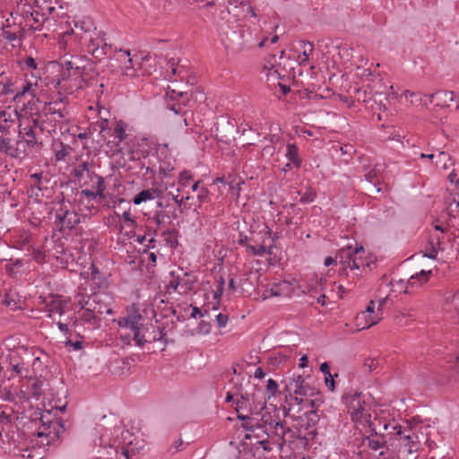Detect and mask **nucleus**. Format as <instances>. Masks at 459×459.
<instances>
[{"mask_svg":"<svg viewBox=\"0 0 459 459\" xmlns=\"http://www.w3.org/2000/svg\"><path fill=\"white\" fill-rule=\"evenodd\" d=\"M277 392H278V383L272 378L268 379L267 385H266V391H265L267 399L268 400L271 399V397L274 396Z\"/></svg>","mask_w":459,"mask_h":459,"instance_id":"32","label":"nucleus"},{"mask_svg":"<svg viewBox=\"0 0 459 459\" xmlns=\"http://www.w3.org/2000/svg\"><path fill=\"white\" fill-rule=\"evenodd\" d=\"M361 254L362 253L353 255L351 269H359L361 266L365 265Z\"/></svg>","mask_w":459,"mask_h":459,"instance_id":"46","label":"nucleus"},{"mask_svg":"<svg viewBox=\"0 0 459 459\" xmlns=\"http://www.w3.org/2000/svg\"><path fill=\"white\" fill-rule=\"evenodd\" d=\"M68 149H70L69 145L61 143V150L57 151L55 154L56 160L57 161L64 160L69 153Z\"/></svg>","mask_w":459,"mask_h":459,"instance_id":"42","label":"nucleus"},{"mask_svg":"<svg viewBox=\"0 0 459 459\" xmlns=\"http://www.w3.org/2000/svg\"><path fill=\"white\" fill-rule=\"evenodd\" d=\"M431 274V270H421L420 273H417L416 274L411 275L410 277V279L408 280V285L413 287L417 283V281L419 282V285H421L429 281V276Z\"/></svg>","mask_w":459,"mask_h":459,"instance_id":"23","label":"nucleus"},{"mask_svg":"<svg viewBox=\"0 0 459 459\" xmlns=\"http://www.w3.org/2000/svg\"><path fill=\"white\" fill-rule=\"evenodd\" d=\"M429 245L431 246V249H430L429 252L425 253L424 256L428 257V258H430V259H436L437 255V250L435 247L433 241H430Z\"/></svg>","mask_w":459,"mask_h":459,"instance_id":"55","label":"nucleus"},{"mask_svg":"<svg viewBox=\"0 0 459 459\" xmlns=\"http://www.w3.org/2000/svg\"><path fill=\"white\" fill-rule=\"evenodd\" d=\"M300 48L303 49L302 56L303 58L300 60L299 64L303 65L305 62L308 60L309 55L313 51V44L309 41L300 40L299 41Z\"/></svg>","mask_w":459,"mask_h":459,"instance_id":"27","label":"nucleus"},{"mask_svg":"<svg viewBox=\"0 0 459 459\" xmlns=\"http://www.w3.org/2000/svg\"><path fill=\"white\" fill-rule=\"evenodd\" d=\"M58 204H60V208L56 212L55 221L58 230L63 232L65 230L74 229L80 222L79 215L66 207L64 196Z\"/></svg>","mask_w":459,"mask_h":459,"instance_id":"5","label":"nucleus"},{"mask_svg":"<svg viewBox=\"0 0 459 459\" xmlns=\"http://www.w3.org/2000/svg\"><path fill=\"white\" fill-rule=\"evenodd\" d=\"M161 190L158 188H148L139 192L134 195L133 202L134 204L138 205L143 202H146L148 200H152L154 198L160 197L161 195Z\"/></svg>","mask_w":459,"mask_h":459,"instance_id":"17","label":"nucleus"},{"mask_svg":"<svg viewBox=\"0 0 459 459\" xmlns=\"http://www.w3.org/2000/svg\"><path fill=\"white\" fill-rule=\"evenodd\" d=\"M74 26L82 33L79 34V32H74V30L72 29L65 32L63 34V37L70 36L73 34H75L77 37H80V35H97L96 27L94 26L93 22L91 18H83L82 21L76 22Z\"/></svg>","mask_w":459,"mask_h":459,"instance_id":"11","label":"nucleus"},{"mask_svg":"<svg viewBox=\"0 0 459 459\" xmlns=\"http://www.w3.org/2000/svg\"><path fill=\"white\" fill-rule=\"evenodd\" d=\"M379 170L380 169L374 168L365 175V179L368 182L366 189L368 191L369 195L378 194L382 191V188L379 186L380 180L377 177Z\"/></svg>","mask_w":459,"mask_h":459,"instance_id":"14","label":"nucleus"},{"mask_svg":"<svg viewBox=\"0 0 459 459\" xmlns=\"http://www.w3.org/2000/svg\"><path fill=\"white\" fill-rule=\"evenodd\" d=\"M452 234L454 235V237L451 239V246L459 254V234L458 235H455V233H452Z\"/></svg>","mask_w":459,"mask_h":459,"instance_id":"63","label":"nucleus"},{"mask_svg":"<svg viewBox=\"0 0 459 459\" xmlns=\"http://www.w3.org/2000/svg\"><path fill=\"white\" fill-rule=\"evenodd\" d=\"M84 172H87L88 174V177L92 179V173L93 172H90L89 170V164L88 162H82V164L78 165L74 170V176L78 178V179H81L82 177H83V173Z\"/></svg>","mask_w":459,"mask_h":459,"instance_id":"29","label":"nucleus"},{"mask_svg":"<svg viewBox=\"0 0 459 459\" xmlns=\"http://www.w3.org/2000/svg\"><path fill=\"white\" fill-rule=\"evenodd\" d=\"M286 157L288 160L295 165V167L299 168L302 163V160L299 154V148L295 143H288L286 146Z\"/></svg>","mask_w":459,"mask_h":459,"instance_id":"21","label":"nucleus"},{"mask_svg":"<svg viewBox=\"0 0 459 459\" xmlns=\"http://www.w3.org/2000/svg\"><path fill=\"white\" fill-rule=\"evenodd\" d=\"M96 312L92 311V307L89 306L86 308L83 309V313L81 316V319L84 322H91V320L95 319Z\"/></svg>","mask_w":459,"mask_h":459,"instance_id":"39","label":"nucleus"},{"mask_svg":"<svg viewBox=\"0 0 459 459\" xmlns=\"http://www.w3.org/2000/svg\"><path fill=\"white\" fill-rule=\"evenodd\" d=\"M212 330V325L209 322L201 321L197 327V332L202 334H208Z\"/></svg>","mask_w":459,"mask_h":459,"instance_id":"45","label":"nucleus"},{"mask_svg":"<svg viewBox=\"0 0 459 459\" xmlns=\"http://www.w3.org/2000/svg\"><path fill=\"white\" fill-rule=\"evenodd\" d=\"M65 343L66 346H72L74 351H79L82 348V342L79 341L73 342L72 340H67Z\"/></svg>","mask_w":459,"mask_h":459,"instance_id":"60","label":"nucleus"},{"mask_svg":"<svg viewBox=\"0 0 459 459\" xmlns=\"http://www.w3.org/2000/svg\"><path fill=\"white\" fill-rule=\"evenodd\" d=\"M32 255H33V258L35 259V261L39 264L42 263L45 259L44 251L39 250V249H33Z\"/></svg>","mask_w":459,"mask_h":459,"instance_id":"53","label":"nucleus"},{"mask_svg":"<svg viewBox=\"0 0 459 459\" xmlns=\"http://www.w3.org/2000/svg\"><path fill=\"white\" fill-rule=\"evenodd\" d=\"M360 394H361L360 393L354 394L352 396H351L350 401L348 400L349 399L348 396L345 397L346 403L349 404L350 409L354 410V412H356V410L358 409L357 401H354V400L357 398L359 401H361Z\"/></svg>","mask_w":459,"mask_h":459,"instance_id":"43","label":"nucleus"},{"mask_svg":"<svg viewBox=\"0 0 459 459\" xmlns=\"http://www.w3.org/2000/svg\"><path fill=\"white\" fill-rule=\"evenodd\" d=\"M57 106H54V104L50 102H45L43 107V112L48 115H57L59 119H64L68 115V112L65 108H56Z\"/></svg>","mask_w":459,"mask_h":459,"instance_id":"22","label":"nucleus"},{"mask_svg":"<svg viewBox=\"0 0 459 459\" xmlns=\"http://www.w3.org/2000/svg\"><path fill=\"white\" fill-rule=\"evenodd\" d=\"M242 426L245 429L247 430H254L255 428H261V424L260 423H255V424H253L252 421H244L242 423Z\"/></svg>","mask_w":459,"mask_h":459,"instance_id":"61","label":"nucleus"},{"mask_svg":"<svg viewBox=\"0 0 459 459\" xmlns=\"http://www.w3.org/2000/svg\"><path fill=\"white\" fill-rule=\"evenodd\" d=\"M105 33L97 32V35H80L79 40L82 45L85 47L88 53L96 59L100 61L101 58L107 55V51L111 48L105 39Z\"/></svg>","mask_w":459,"mask_h":459,"instance_id":"2","label":"nucleus"},{"mask_svg":"<svg viewBox=\"0 0 459 459\" xmlns=\"http://www.w3.org/2000/svg\"><path fill=\"white\" fill-rule=\"evenodd\" d=\"M252 35L249 31H246L241 27L227 32L222 42L228 50L233 53H239L248 48L249 39Z\"/></svg>","mask_w":459,"mask_h":459,"instance_id":"3","label":"nucleus"},{"mask_svg":"<svg viewBox=\"0 0 459 459\" xmlns=\"http://www.w3.org/2000/svg\"><path fill=\"white\" fill-rule=\"evenodd\" d=\"M3 37L4 39H6L9 42H13L17 39L18 36L16 33L12 32L10 30H4L3 31Z\"/></svg>","mask_w":459,"mask_h":459,"instance_id":"54","label":"nucleus"},{"mask_svg":"<svg viewBox=\"0 0 459 459\" xmlns=\"http://www.w3.org/2000/svg\"><path fill=\"white\" fill-rule=\"evenodd\" d=\"M338 374H335L334 376L329 375L325 377V385L329 388L330 391L334 390V377H337Z\"/></svg>","mask_w":459,"mask_h":459,"instance_id":"51","label":"nucleus"},{"mask_svg":"<svg viewBox=\"0 0 459 459\" xmlns=\"http://www.w3.org/2000/svg\"><path fill=\"white\" fill-rule=\"evenodd\" d=\"M447 214L450 217H455L456 214L459 213V202H456L455 200L453 201V203H450L448 206L446 207Z\"/></svg>","mask_w":459,"mask_h":459,"instance_id":"41","label":"nucleus"},{"mask_svg":"<svg viewBox=\"0 0 459 459\" xmlns=\"http://www.w3.org/2000/svg\"><path fill=\"white\" fill-rule=\"evenodd\" d=\"M50 408L48 409L44 405V411L39 412V420L41 421L40 430L37 433L38 437H45L47 439L46 445L50 446L56 440L61 438V435L65 431V421L61 418H57L55 414L54 419L50 416L54 411L65 412L68 403L65 402L62 405H57V403L52 404V401L49 403Z\"/></svg>","mask_w":459,"mask_h":459,"instance_id":"1","label":"nucleus"},{"mask_svg":"<svg viewBox=\"0 0 459 459\" xmlns=\"http://www.w3.org/2000/svg\"><path fill=\"white\" fill-rule=\"evenodd\" d=\"M142 320H143V316L137 310L128 312L127 316L117 319V325L119 327L129 328L133 332V339L139 347H143L145 342L143 337L141 336V326L143 325L141 324Z\"/></svg>","mask_w":459,"mask_h":459,"instance_id":"4","label":"nucleus"},{"mask_svg":"<svg viewBox=\"0 0 459 459\" xmlns=\"http://www.w3.org/2000/svg\"><path fill=\"white\" fill-rule=\"evenodd\" d=\"M247 250L254 255L263 256L266 252V247L264 245H247Z\"/></svg>","mask_w":459,"mask_h":459,"instance_id":"37","label":"nucleus"},{"mask_svg":"<svg viewBox=\"0 0 459 459\" xmlns=\"http://www.w3.org/2000/svg\"><path fill=\"white\" fill-rule=\"evenodd\" d=\"M93 178L97 179L96 185L94 186L96 188L95 195H98L100 198L104 199V190L106 189L104 178L101 176L92 173V178Z\"/></svg>","mask_w":459,"mask_h":459,"instance_id":"28","label":"nucleus"},{"mask_svg":"<svg viewBox=\"0 0 459 459\" xmlns=\"http://www.w3.org/2000/svg\"><path fill=\"white\" fill-rule=\"evenodd\" d=\"M368 429L366 431L367 435H364L363 437H377V436L386 435L381 431L380 424L377 425V423H371L368 425Z\"/></svg>","mask_w":459,"mask_h":459,"instance_id":"31","label":"nucleus"},{"mask_svg":"<svg viewBox=\"0 0 459 459\" xmlns=\"http://www.w3.org/2000/svg\"><path fill=\"white\" fill-rule=\"evenodd\" d=\"M21 138L22 135H18L16 146H13L10 138L0 137V152L14 159H20L22 157L28 156L27 151L24 148H21V144H23V142L21 140Z\"/></svg>","mask_w":459,"mask_h":459,"instance_id":"7","label":"nucleus"},{"mask_svg":"<svg viewBox=\"0 0 459 459\" xmlns=\"http://www.w3.org/2000/svg\"><path fill=\"white\" fill-rule=\"evenodd\" d=\"M154 221L157 225L160 226L166 223H171L170 216L163 211L157 212L154 216Z\"/></svg>","mask_w":459,"mask_h":459,"instance_id":"33","label":"nucleus"},{"mask_svg":"<svg viewBox=\"0 0 459 459\" xmlns=\"http://www.w3.org/2000/svg\"><path fill=\"white\" fill-rule=\"evenodd\" d=\"M270 424L272 426H273L276 430H278V429H281V436L284 437L285 432H286L285 429H284V421H281L280 420H278L276 421H272Z\"/></svg>","mask_w":459,"mask_h":459,"instance_id":"57","label":"nucleus"},{"mask_svg":"<svg viewBox=\"0 0 459 459\" xmlns=\"http://www.w3.org/2000/svg\"><path fill=\"white\" fill-rule=\"evenodd\" d=\"M191 174L188 171H183L179 174V183L186 186L191 179Z\"/></svg>","mask_w":459,"mask_h":459,"instance_id":"52","label":"nucleus"},{"mask_svg":"<svg viewBox=\"0 0 459 459\" xmlns=\"http://www.w3.org/2000/svg\"><path fill=\"white\" fill-rule=\"evenodd\" d=\"M67 97L66 96H63L61 95L60 93H58V96L56 99L49 101L50 103L54 104V106H58L59 104L61 103H66L67 102Z\"/></svg>","mask_w":459,"mask_h":459,"instance_id":"62","label":"nucleus"},{"mask_svg":"<svg viewBox=\"0 0 459 459\" xmlns=\"http://www.w3.org/2000/svg\"><path fill=\"white\" fill-rule=\"evenodd\" d=\"M31 87H32V83L27 82L22 87V89L14 95L13 100L16 102H20L22 100V98L24 97L26 93H29L30 91Z\"/></svg>","mask_w":459,"mask_h":459,"instance_id":"40","label":"nucleus"},{"mask_svg":"<svg viewBox=\"0 0 459 459\" xmlns=\"http://www.w3.org/2000/svg\"><path fill=\"white\" fill-rule=\"evenodd\" d=\"M208 314V311L207 310H204V312H202V310L198 307H195V306H192V314H191V317L193 318H196L197 316L203 317L204 316V315Z\"/></svg>","mask_w":459,"mask_h":459,"instance_id":"56","label":"nucleus"},{"mask_svg":"<svg viewBox=\"0 0 459 459\" xmlns=\"http://www.w3.org/2000/svg\"><path fill=\"white\" fill-rule=\"evenodd\" d=\"M229 321V316L226 314L220 313L216 316V322L220 328L225 327Z\"/></svg>","mask_w":459,"mask_h":459,"instance_id":"48","label":"nucleus"},{"mask_svg":"<svg viewBox=\"0 0 459 459\" xmlns=\"http://www.w3.org/2000/svg\"><path fill=\"white\" fill-rule=\"evenodd\" d=\"M316 196V192L311 187H308V189L301 195L300 203L310 204L315 200Z\"/></svg>","mask_w":459,"mask_h":459,"instance_id":"38","label":"nucleus"},{"mask_svg":"<svg viewBox=\"0 0 459 459\" xmlns=\"http://www.w3.org/2000/svg\"><path fill=\"white\" fill-rule=\"evenodd\" d=\"M141 336H143V339L145 340L144 344L146 342H154L156 341H162L166 344L168 342L166 339V333L164 327H152V332H149L147 328L144 333H141Z\"/></svg>","mask_w":459,"mask_h":459,"instance_id":"18","label":"nucleus"},{"mask_svg":"<svg viewBox=\"0 0 459 459\" xmlns=\"http://www.w3.org/2000/svg\"><path fill=\"white\" fill-rule=\"evenodd\" d=\"M47 311L48 312V316L51 317L54 313H57L60 316L64 314V308L60 300L53 299L51 302L47 304Z\"/></svg>","mask_w":459,"mask_h":459,"instance_id":"26","label":"nucleus"},{"mask_svg":"<svg viewBox=\"0 0 459 459\" xmlns=\"http://www.w3.org/2000/svg\"><path fill=\"white\" fill-rule=\"evenodd\" d=\"M375 312V301L370 300L365 311L360 312L356 316V323L361 329H368L380 321L377 316H372Z\"/></svg>","mask_w":459,"mask_h":459,"instance_id":"8","label":"nucleus"},{"mask_svg":"<svg viewBox=\"0 0 459 459\" xmlns=\"http://www.w3.org/2000/svg\"><path fill=\"white\" fill-rule=\"evenodd\" d=\"M294 394L300 396H312L314 392L313 389L310 388L307 385H298L297 388L293 391Z\"/></svg>","mask_w":459,"mask_h":459,"instance_id":"35","label":"nucleus"},{"mask_svg":"<svg viewBox=\"0 0 459 459\" xmlns=\"http://www.w3.org/2000/svg\"><path fill=\"white\" fill-rule=\"evenodd\" d=\"M451 303L459 315V291L454 294L451 299Z\"/></svg>","mask_w":459,"mask_h":459,"instance_id":"64","label":"nucleus"},{"mask_svg":"<svg viewBox=\"0 0 459 459\" xmlns=\"http://www.w3.org/2000/svg\"><path fill=\"white\" fill-rule=\"evenodd\" d=\"M114 135L118 139L119 142H122L126 138L127 134L121 121L116 123V126L114 128Z\"/></svg>","mask_w":459,"mask_h":459,"instance_id":"34","label":"nucleus"},{"mask_svg":"<svg viewBox=\"0 0 459 459\" xmlns=\"http://www.w3.org/2000/svg\"><path fill=\"white\" fill-rule=\"evenodd\" d=\"M2 373L3 377H7L9 380L16 377H27L29 368L25 367L22 359L17 353H13L9 355L7 369L4 370L2 367L0 368V374Z\"/></svg>","mask_w":459,"mask_h":459,"instance_id":"6","label":"nucleus"},{"mask_svg":"<svg viewBox=\"0 0 459 459\" xmlns=\"http://www.w3.org/2000/svg\"><path fill=\"white\" fill-rule=\"evenodd\" d=\"M85 304L91 306L92 311L96 312V314L99 315H110L113 313L112 308L109 307L108 304L105 303V301L102 299V295L100 293H94L91 296H90Z\"/></svg>","mask_w":459,"mask_h":459,"instance_id":"10","label":"nucleus"},{"mask_svg":"<svg viewBox=\"0 0 459 459\" xmlns=\"http://www.w3.org/2000/svg\"><path fill=\"white\" fill-rule=\"evenodd\" d=\"M170 276L174 278V280L170 281L168 288L172 289L173 290H177L178 286L181 284L179 276L175 277V273L170 272Z\"/></svg>","mask_w":459,"mask_h":459,"instance_id":"47","label":"nucleus"},{"mask_svg":"<svg viewBox=\"0 0 459 459\" xmlns=\"http://www.w3.org/2000/svg\"><path fill=\"white\" fill-rule=\"evenodd\" d=\"M236 389V395H240V399L245 401L247 403H250L252 401L253 403L255 402V394H249L247 392L243 393L242 391V385L239 384L238 386H235Z\"/></svg>","mask_w":459,"mask_h":459,"instance_id":"30","label":"nucleus"},{"mask_svg":"<svg viewBox=\"0 0 459 459\" xmlns=\"http://www.w3.org/2000/svg\"><path fill=\"white\" fill-rule=\"evenodd\" d=\"M319 414L316 410L307 411L302 416L299 417V420L301 421L300 426L305 429H309L319 421Z\"/></svg>","mask_w":459,"mask_h":459,"instance_id":"20","label":"nucleus"},{"mask_svg":"<svg viewBox=\"0 0 459 459\" xmlns=\"http://www.w3.org/2000/svg\"><path fill=\"white\" fill-rule=\"evenodd\" d=\"M403 94L405 95L406 98L408 97V95L411 98V102L412 104H422L426 107L428 106L426 102L423 103L422 96L420 92H411L410 91H405Z\"/></svg>","mask_w":459,"mask_h":459,"instance_id":"36","label":"nucleus"},{"mask_svg":"<svg viewBox=\"0 0 459 459\" xmlns=\"http://www.w3.org/2000/svg\"><path fill=\"white\" fill-rule=\"evenodd\" d=\"M42 387L43 381L38 378L34 379L29 386L30 396L38 400L43 394Z\"/></svg>","mask_w":459,"mask_h":459,"instance_id":"25","label":"nucleus"},{"mask_svg":"<svg viewBox=\"0 0 459 459\" xmlns=\"http://www.w3.org/2000/svg\"><path fill=\"white\" fill-rule=\"evenodd\" d=\"M124 221L128 223V226L134 228L136 226L135 221L131 217L130 211H125L122 214Z\"/></svg>","mask_w":459,"mask_h":459,"instance_id":"49","label":"nucleus"},{"mask_svg":"<svg viewBox=\"0 0 459 459\" xmlns=\"http://www.w3.org/2000/svg\"><path fill=\"white\" fill-rule=\"evenodd\" d=\"M18 135H22L21 140L22 141L23 139L29 148H34L35 146L42 145L41 143H38L36 134L31 126L20 128Z\"/></svg>","mask_w":459,"mask_h":459,"instance_id":"19","label":"nucleus"},{"mask_svg":"<svg viewBox=\"0 0 459 459\" xmlns=\"http://www.w3.org/2000/svg\"><path fill=\"white\" fill-rule=\"evenodd\" d=\"M378 365V360L372 358L367 359L363 364L364 368H366L368 372L375 370Z\"/></svg>","mask_w":459,"mask_h":459,"instance_id":"44","label":"nucleus"},{"mask_svg":"<svg viewBox=\"0 0 459 459\" xmlns=\"http://www.w3.org/2000/svg\"><path fill=\"white\" fill-rule=\"evenodd\" d=\"M431 103H435L437 107H449L450 102L454 101V92L450 91H437L431 94H426Z\"/></svg>","mask_w":459,"mask_h":459,"instance_id":"12","label":"nucleus"},{"mask_svg":"<svg viewBox=\"0 0 459 459\" xmlns=\"http://www.w3.org/2000/svg\"><path fill=\"white\" fill-rule=\"evenodd\" d=\"M364 252L365 250L362 246L356 247L355 248H352L351 246H348L339 250L336 258L340 260V263L342 264L344 270L347 267L351 269L353 255H359V253Z\"/></svg>","mask_w":459,"mask_h":459,"instance_id":"9","label":"nucleus"},{"mask_svg":"<svg viewBox=\"0 0 459 459\" xmlns=\"http://www.w3.org/2000/svg\"><path fill=\"white\" fill-rule=\"evenodd\" d=\"M84 69H85V66H80V65L74 66V69L72 70L73 77H75V78L82 77L83 74Z\"/></svg>","mask_w":459,"mask_h":459,"instance_id":"58","label":"nucleus"},{"mask_svg":"<svg viewBox=\"0 0 459 459\" xmlns=\"http://www.w3.org/2000/svg\"><path fill=\"white\" fill-rule=\"evenodd\" d=\"M354 401H357L358 409L356 410V412H352V417H356L360 423H363L367 427L371 423H376L377 419L372 420L371 414L365 411V402L359 401L357 398Z\"/></svg>","mask_w":459,"mask_h":459,"instance_id":"16","label":"nucleus"},{"mask_svg":"<svg viewBox=\"0 0 459 459\" xmlns=\"http://www.w3.org/2000/svg\"><path fill=\"white\" fill-rule=\"evenodd\" d=\"M24 63H25V65L28 68H30L31 70L37 69V63H36L35 59L32 56L26 57Z\"/></svg>","mask_w":459,"mask_h":459,"instance_id":"59","label":"nucleus"},{"mask_svg":"<svg viewBox=\"0 0 459 459\" xmlns=\"http://www.w3.org/2000/svg\"><path fill=\"white\" fill-rule=\"evenodd\" d=\"M132 358H117L110 361V370L115 375H123L129 371Z\"/></svg>","mask_w":459,"mask_h":459,"instance_id":"15","label":"nucleus"},{"mask_svg":"<svg viewBox=\"0 0 459 459\" xmlns=\"http://www.w3.org/2000/svg\"><path fill=\"white\" fill-rule=\"evenodd\" d=\"M71 77H73L72 71L62 68L58 75L57 84H59L61 81H66Z\"/></svg>","mask_w":459,"mask_h":459,"instance_id":"50","label":"nucleus"},{"mask_svg":"<svg viewBox=\"0 0 459 459\" xmlns=\"http://www.w3.org/2000/svg\"><path fill=\"white\" fill-rule=\"evenodd\" d=\"M387 435L377 436V437H362L361 438V446H365L372 451H377L385 447L387 448Z\"/></svg>","mask_w":459,"mask_h":459,"instance_id":"13","label":"nucleus"},{"mask_svg":"<svg viewBox=\"0 0 459 459\" xmlns=\"http://www.w3.org/2000/svg\"><path fill=\"white\" fill-rule=\"evenodd\" d=\"M418 437L416 435H407L403 437V443L407 447V453L412 454L417 452L419 449V442L416 441Z\"/></svg>","mask_w":459,"mask_h":459,"instance_id":"24","label":"nucleus"}]
</instances>
